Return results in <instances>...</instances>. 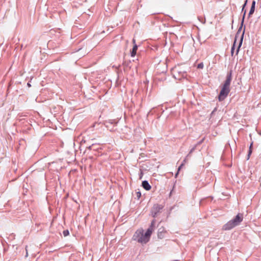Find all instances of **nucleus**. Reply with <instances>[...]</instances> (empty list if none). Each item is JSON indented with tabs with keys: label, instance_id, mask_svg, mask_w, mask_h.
Returning <instances> with one entry per match:
<instances>
[{
	"label": "nucleus",
	"instance_id": "27",
	"mask_svg": "<svg viewBox=\"0 0 261 261\" xmlns=\"http://www.w3.org/2000/svg\"><path fill=\"white\" fill-rule=\"evenodd\" d=\"M216 110H217V108H215L214 109V110L212 112V113H211V116L213 115L214 114L215 112L216 111Z\"/></svg>",
	"mask_w": 261,
	"mask_h": 261
},
{
	"label": "nucleus",
	"instance_id": "13",
	"mask_svg": "<svg viewBox=\"0 0 261 261\" xmlns=\"http://www.w3.org/2000/svg\"><path fill=\"white\" fill-rule=\"evenodd\" d=\"M152 232V231H151V229L150 230V229H147L146 232L145 233H144L145 238L146 239L147 242L149 241V240L150 239V237L151 236Z\"/></svg>",
	"mask_w": 261,
	"mask_h": 261
},
{
	"label": "nucleus",
	"instance_id": "23",
	"mask_svg": "<svg viewBox=\"0 0 261 261\" xmlns=\"http://www.w3.org/2000/svg\"><path fill=\"white\" fill-rule=\"evenodd\" d=\"M136 195H137V198L139 199L140 198V197L141 196V193L140 192H137L136 193Z\"/></svg>",
	"mask_w": 261,
	"mask_h": 261
},
{
	"label": "nucleus",
	"instance_id": "34",
	"mask_svg": "<svg viewBox=\"0 0 261 261\" xmlns=\"http://www.w3.org/2000/svg\"><path fill=\"white\" fill-rule=\"evenodd\" d=\"M245 11H246V10L244 9V10H243V13H244Z\"/></svg>",
	"mask_w": 261,
	"mask_h": 261
},
{
	"label": "nucleus",
	"instance_id": "17",
	"mask_svg": "<svg viewBox=\"0 0 261 261\" xmlns=\"http://www.w3.org/2000/svg\"><path fill=\"white\" fill-rule=\"evenodd\" d=\"M63 234L64 235V237H67V236H68L69 234V230L68 229L63 230Z\"/></svg>",
	"mask_w": 261,
	"mask_h": 261
},
{
	"label": "nucleus",
	"instance_id": "25",
	"mask_svg": "<svg viewBox=\"0 0 261 261\" xmlns=\"http://www.w3.org/2000/svg\"><path fill=\"white\" fill-rule=\"evenodd\" d=\"M247 0H246L244 3V4L243 5V7H242V12H243V10L245 9V7L246 5V4H247Z\"/></svg>",
	"mask_w": 261,
	"mask_h": 261
},
{
	"label": "nucleus",
	"instance_id": "26",
	"mask_svg": "<svg viewBox=\"0 0 261 261\" xmlns=\"http://www.w3.org/2000/svg\"><path fill=\"white\" fill-rule=\"evenodd\" d=\"M247 0H246L244 3V4L243 5V7H242V12H243V10L245 9V7L246 5V4H247Z\"/></svg>",
	"mask_w": 261,
	"mask_h": 261
},
{
	"label": "nucleus",
	"instance_id": "7",
	"mask_svg": "<svg viewBox=\"0 0 261 261\" xmlns=\"http://www.w3.org/2000/svg\"><path fill=\"white\" fill-rule=\"evenodd\" d=\"M245 16H246V11H245L244 14H243V17H242V21H241V25L239 27L237 33L235 35L234 40H236V41H237V38L239 37V36L241 33V30L242 29V27H243V25L244 24V19H245Z\"/></svg>",
	"mask_w": 261,
	"mask_h": 261
},
{
	"label": "nucleus",
	"instance_id": "15",
	"mask_svg": "<svg viewBox=\"0 0 261 261\" xmlns=\"http://www.w3.org/2000/svg\"><path fill=\"white\" fill-rule=\"evenodd\" d=\"M155 220L153 219L152 220L151 224L148 228V229H151V231H153L154 228H155Z\"/></svg>",
	"mask_w": 261,
	"mask_h": 261
},
{
	"label": "nucleus",
	"instance_id": "8",
	"mask_svg": "<svg viewBox=\"0 0 261 261\" xmlns=\"http://www.w3.org/2000/svg\"><path fill=\"white\" fill-rule=\"evenodd\" d=\"M133 43L134 44L133 48L130 51V55L132 57H134L136 55L137 50L138 49V45L136 44V40L135 39H133Z\"/></svg>",
	"mask_w": 261,
	"mask_h": 261
},
{
	"label": "nucleus",
	"instance_id": "19",
	"mask_svg": "<svg viewBox=\"0 0 261 261\" xmlns=\"http://www.w3.org/2000/svg\"><path fill=\"white\" fill-rule=\"evenodd\" d=\"M204 67L203 63L202 62L200 63L197 65V68L198 69H202Z\"/></svg>",
	"mask_w": 261,
	"mask_h": 261
},
{
	"label": "nucleus",
	"instance_id": "1",
	"mask_svg": "<svg viewBox=\"0 0 261 261\" xmlns=\"http://www.w3.org/2000/svg\"><path fill=\"white\" fill-rule=\"evenodd\" d=\"M243 215L239 213L233 219L229 221L227 223L223 226V229L225 230H230L236 226L239 225L243 221Z\"/></svg>",
	"mask_w": 261,
	"mask_h": 261
},
{
	"label": "nucleus",
	"instance_id": "9",
	"mask_svg": "<svg viewBox=\"0 0 261 261\" xmlns=\"http://www.w3.org/2000/svg\"><path fill=\"white\" fill-rule=\"evenodd\" d=\"M245 27H244V30L243 31V33H242L241 35V37H240V41H239V45H238V48L237 49V51H236V55H238L239 51V50H240V48L242 44V42H243V38H244V34H245Z\"/></svg>",
	"mask_w": 261,
	"mask_h": 261
},
{
	"label": "nucleus",
	"instance_id": "33",
	"mask_svg": "<svg viewBox=\"0 0 261 261\" xmlns=\"http://www.w3.org/2000/svg\"><path fill=\"white\" fill-rule=\"evenodd\" d=\"M186 159H185V160L183 161V162H182V163H184V164L186 163Z\"/></svg>",
	"mask_w": 261,
	"mask_h": 261
},
{
	"label": "nucleus",
	"instance_id": "6",
	"mask_svg": "<svg viewBox=\"0 0 261 261\" xmlns=\"http://www.w3.org/2000/svg\"><path fill=\"white\" fill-rule=\"evenodd\" d=\"M166 233L167 231L164 227L159 228L158 230V238L160 239L164 238Z\"/></svg>",
	"mask_w": 261,
	"mask_h": 261
},
{
	"label": "nucleus",
	"instance_id": "5",
	"mask_svg": "<svg viewBox=\"0 0 261 261\" xmlns=\"http://www.w3.org/2000/svg\"><path fill=\"white\" fill-rule=\"evenodd\" d=\"M232 70H230L229 72H227L226 79L223 84L224 86L230 87V83L232 80Z\"/></svg>",
	"mask_w": 261,
	"mask_h": 261
},
{
	"label": "nucleus",
	"instance_id": "32",
	"mask_svg": "<svg viewBox=\"0 0 261 261\" xmlns=\"http://www.w3.org/2000/svg\"><path fill=\"white\" fill-rule=\"evenodd\" d=\"M27 86H28L29 87H31V84H30V83H28V84H27Z\"/></svg>",
	"mask_w": 261,
	"mask_h": 261
},
{
	"label": "nucleus",
	"instance_id": "35",
	"mask_svg": "<svg viewBox=\"0 0 261 261\" xmlns=\"http://www.w3.org/2000/svg\"><path fill=\"white\" fill-rule=\"evenodd\" d=\"M205 20H204V21H202L203 23H205Z\"/></svg>",
	"mask_w": 261,
	"mask_h": 261
},
{
	"label": "nucleus",
	"instance_id": "11",
	"mask_svg": "<svg viewBox=\"0 0 261 261\" xmlns=\"http://www.w3.org/2000/svg\"><path fill=\"white\" fill-rule=\"evenodd\" d=\"M142 186L145 190H146L147 191L150 190V189L151 188V186L150 185V184L147 180H144L142 181Z\"/></svg>",
	"mask_w": 261,
	"mask_h": 261
},
{
	"label": "nucleus",
	"instance_id": "12",
	"mask_svg": "<svg viewBox=\"0 0 261 261\" xmlns=\"http://www.w3.org/2000/svg\"><path fill=\"white\" fill-rule=\"evenodd\" d=\"M255 4H256L255 1H253L252 2L251 8L250 9V11H249V12L248 14L249 17H250L251 16V15H252L253 14V13L254 12Z\"/></svg>",
	"mask_w": 261,
	"mask_h": 261
},
{
	"label": "nucleus",
	"instance_id": "24",
	"mask_svg": "<svg viewBox=\"0 0 261 261\" xmlns=\"http://www.w3.org/2000/svg\"><path fill=\"white\" fill-rule=\"evenodd\" d=\"M204 140V138H203L200 141H199L196 145H197V146L200 145L203 142Z\"/></svg>",
	"mask_w": 261,
	"mask_h": 261
},
{
	"label": "nucleus",
	"instance_id": "10",
	"mask_svg": "<svg viewBox=\"0 0 261 261\" xmlns=\"http://www.w3.org/2000/svg\"><path fill=\"white\" fill-rule=\"evenodd\" d=\"M118 123V121L113 119H109L107 120L105 122V125L106 127L109 128V124L113 125V126H115Z\"/></svg>",
	"mask_w": 261,
	"mask_h": 261
},
{
	"label": "nucleus",
	"instance_id": "29",
	"mask_svg": "<svg viewBox=\"0 0 261 261\" xmlns=\"http://www.w3.org/2000/svg\"><path fill=\"white\" fill-rule=\"evenodd\" d=\"M111 125H112V124H109V128H108L110 129V130L111 131H112V130H113L114 129H113V128H111Z\"/></svg>",
	"mask_w": 261,
	"mask_h": 261
},
{
	"label": "nucleus",
	"instance_id": "20",
	"mask_svg": "<svg viewBox=\"0 0 261 261\" xmlns=\"http://www.w3.org/2000/svg\"><path fill=\"white\" fill-rule=\"evenodd\" d=\"M251 153H252V149L249 148V150H248V154H247V156H248L247 160H248L249 159Z\"/></svg>",
	"mask_w": 261,
	"mask_h": 261
},
{
	"label": "nucleus",
	"instance_id": "21",
	"mask_svg": "<svg viewBox=\"0 0 261 261\" xmlns=\"http://www.w3.org/2000/svg\"><path fill=\"white\" fill-rule=\"evenodd\" d=\"M182 166H184V163H181V164L179 166V167L178 168V172L175 174V177H177V175L178 174V171H179L180 170V169L182 168Z\"/></svg>",
	"mask_w": 261,
	"mask_h": 261
},
{
	"label": "nucleus",
	"instance_id": "36",
	"mask_svg": "<svg viewBox=\"0 0 261 261\" xmlns=\"http://www.w3.org/2000/svg\"><path fill=\"white\" fill-rule=\"evenodd\" d=\"M25 256H28V252H27V253H26V255H25Z\"/></svg>",
	"mask_w": 261,
	"mask_h": 261
},
{
	"label": "nucleus",
	"instance_id": "18",
	"mask_svg": "<svg viewBox=\"0 0 261 261\" xmlns=\"http://www.w3.org/2000/svg\"><path fill=\"white\" fill-rule=\"evenodd\" d=\"M196 147H197V145H195L194 147H193L191 149L189 154H188V156H189L191 153H192L196 149Z\"/></svg>",
	"mask_w": 261,
	"mask_h": 261
},
{
	"label": "nucleus",
	"instance_id": "16",
	"mask_svg": "<svg viewBox=\"0 0 261 261\" xmlns=\"http://www.w3.org/2000/svg\"><path fill=\"white\" fill-rule=\"evenodd\" d=\"M236 43V41L234 40V42H233V44L231 48V54L232 56L233 55V53L234 51Z\"/></svg>",
	"mask_w": 261,
	"mask_h": 261
},
{
	"label": "nucleus",
	"instance_id": "2",
	"mask_svg": "<svg viewBox=\"0 0 261 261\" xmlns=\"http://www.w3.org/2000/svg\"><path fill=\"white\" fill-rule=\"evenodd\" d=\"M143 229L137 230L133 237V239L138 243L146 244L147 243L144 234Z\"/></svg>",
	"mask_w": 261,
	"mask_h": 261
},
{
	"label": "nucleus",
	"instance_id": "30",
	"mask_svg": "<svg viewBox=\"0 0 261 261\" xmlns=\"http://www.w3.org/2000/svg\"><path fill=\"white\" fill-rule=\"evenodd\" d=\"M93 146H94V144H92L91 146H90L88 147V148H89V149H91Z\"/></svg>",
	"mask_w": 261,
	"mask_h": 261
},
{
	"label": "nucleus",
	"instance_id": "14",
	"mask_svg": "<svg viewBox=\"0 0 261 261\" xmlns=\"http://www.w3.org/2000/svg\"><path fill=\"white\" fill-rule=\"evenodd\" d=\"M174 72H177L181 77H184L186 76V71L182 70H179L177 68L174 69Z\"/></svg>",
	"mask_w": 261,
	"mask_h": 261
},
{
	"label": "nucleus",
	"instance_id": "31",
	"mask_svg": "<svg viewBox=\"0 0 261 261\" xmlns=\"http://www.w3.org/2000/svg\"><path fill=\"white\" fill-rule=\"evenodd\" d=\"M252 146H253V143H251L250 145L249 148L252 149Z\"/></svg>",
	"mask_w": 261,
	"mask_h": 261
},
{
	"label": "nucleus",
	"instance_id": "28",
	"mask_svg": "<svg viewBox=\"0 0 261 261\" xmlns=\"http://www.w3.org/2000/svg\"><path fill=\"white\" fill-rule=\"evenodd\" d=\"M143 175V173L141 171V172H140V176H139V178L140 179H141L142 178Z\"/></svg>",
	"mask_w": 261,
	"mask_h": 261
},
{
	"label": "nucleus",
	"instance_id": "22",
	"mask_svg": "<svg viewBox=\"0 0 261 261\" xmlns=\"http://www.w3.org/2000/svg\"><path fill=\"white\" fill-rule=\"evenodd\" d=\"M182 166H184V163H181V164L179 166V167L178 168V172L175 174V177H177V175L178 174V171H179L180 170V169L182 168Z\"/></svg>",
	"mask_w": 261,
	"mask_h": 261
},
{
	"label": "nucleus",
	"instance_id": "3",
	"mask_svg": "<svg viewBox=\"0 0 261 261\" xmlns=\"http://www.w3.org/2000/svg\"><path fill=\"white\" fill-rule=\"evenodd\" d=\"M163 208L162 204H154L150 210V215L154 218H156L162 213Z\"/></svg>",
	"mask_w": 261,
	"mask_h": 261
},
{
	"label": "nucleus",
	"instance_id": "4",
	"mask_svg": "<svg viewBox=\"0 0 261 261\" xmlns=\"http://www.w3.org/2000/svg\"><path fill=\"white\" fill-rule=\"evenodd\" d=\"M230 90V87L223 85L218 96L219 100L220 101L224 100L228 96Z\"/></svg>",
	"mask_w": 261,
	"mask_h": 261
}]
</instances>
